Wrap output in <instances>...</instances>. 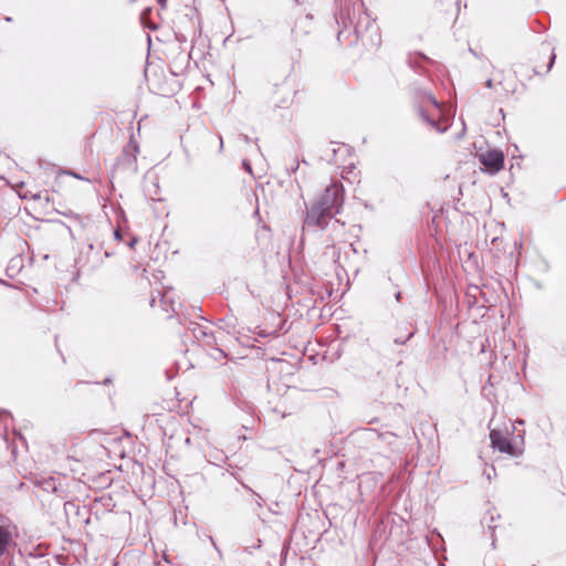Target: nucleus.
<instances>
[{"instance_id":"nucleus-2","label":"nucleus","mask_w":566,"mask_h":566,"mask_svg":"<svg viewBox=\"0 0 566 566\" xmlns=\"http://www.w3.org/2000/svg\"><path fill=\"white\" fill-rule=\"evenodd\" d=\"M421 117L438 133L446 132L450 126V116L443 105L430 94L424 95L420 105Z\"/></svg>"},{"instance_id":"nucleus-9","label":"nucleus","mask_w":566,"mask_h":566,"mask_svg":"<svg viewBox=\"0 0 566 566\" xmlns=\"http://www.w3.org/2000/svg\"><path fill=\"white\" fill-rule=\"evenodd\" d=\"M243 166L249 172H251V166L245 160L243 161Z\"/></svg>"},{"instance_id":"nucleus-1","label":"nucleus","mask_w":566,"mask_h":566,"mask_svg":"<svg viewBox=\"0 0 566 566\" xmlns=\"http://www.w3.org/2000/svg\"><path fill=\"white\" fill-rule=\"evenodd\" d=\"M342 200V186L336 182L329 185L307 211L305 226L324 229L334 214L339 212Z\"/></svg>"},{"instance_id":"nucleus-3","label":"nucleus","mask_w":566,"mask_h":566,"mask_svg":"<svg viewBox=\"0 0 566 566\" xmlns=\"http://www.w3.org/2000/svg\"><path fill=\"white\" fill-rule=\"evenodd\" d=\"M480 163L491 174L500 171L504 166V155L499 149H490L478 155Z\"/></svg>"},{"instance_id":"nucleus-4","label":"nucleus","mask_w":566,"mask_h":566,"mask_svg":"<svg viewBox=\"0 0 566 566\" xmlns=\"http://www.w3.org/2000/svg\"><path fill=\"white\" fill-rule=\"evenodd\" d=\"M491 444L494 449H497L502 453H507L513 457H517L521 454V451L517 450L511 442V440L503 434L501 431L492 429L490 432Z\"/></svg>"},{"instance_id":"nucleus-14","label":"nucleus","mask_w":566,"mask_h":566,"mask_svg":"<svg viewBox=\"0 0 566 566\" xmlns=\"http://www.w3.org/2000/svg\"><path fill=\"white\" fill-rule=\"evenodd\" d=\"M73 176H74L75 178L83 179L81 176H78V175H76V174H73Z\"/></svg>"},{"instance_id":"nucleus-7","label":"nucleus","mask_w":566,"mask_h":566,"mask_svg":"<svg viewBox=\"0 0 566 566\" xmlns=\"http://www.w3.org/2000/svg\"><path fill=\"white\" fill-rule=\"evenodd\" d=\"M412 336V333H409L405 339L396 338L395 343L397 344H403L406 340H408Z\"/></svg>"},{"instance_id":"nucleus-12","label":"nucleus","mask_w":566,"mask_h":566,"mask_svg":"<svg viewBox=\"0 0 566 566\" xmlns=\"http://www.w3.org/2000/svg\"><path fill=\"white\" fill-rule=\"evenodd\" d=\"M34 199H40L41 198V193H36L33 196Z\"/></svg>"},{"instance_id":"nucleus-6","label":"nucleus","mask_w":566,"mask_h":566,"mask_svg":"<svg viewBox=\"0 0 566 566\" xmlns=\"http://www.w3.org/2000/svg\"><path fill=\"white\" fill-rule=\"evenodd\" d=\"M555 57H556V55H555L554 51L552 50V52H551V57H549V63H548V65H547V71H549V70L552 69L553 63H554V61H555Z\"/></svg>"},{"instance_id":"nucleus-15","label":"nucleus","mask_w":566,"mask_h":566,"mask_svg":"<svg viewBox=\"0 0 566 566\" xmlns=\"http://www.w3.org/2000/svg\"><path fill=\"white\" fill-rule=\"evenodd\" d=\"M396 298L399 301V298H400V292H398V293L396 294Z\"/></svg>"},{"instance_id":"nucleus-8","label":"nucleus","mask_w":566,"mask_h":566,"mask_svg":"<svg viewBox=\"0 0 566 566\" xmlns=\"http://www.w3.org/2000/svg\"><path fill=\"white\" fill-rule=\"evenodd\" d=\"M46 484H48V488H51L53 492L56 491V485H55L54 481H48Z\"/></svg>"},{"instance_id":"nucleus-5","label":"nucleus","mask_w":566,"mask_h":566,"mask_svg":"<svg viewBox=\"0 0 566 566\" xmlns=\"http://www.w3.org/2000/svg\"><path fill=\"white\" fill-rule=\"evenodd\" d=\"M14 545L12 531L8 526H0V557L8 554Z\"/></svg>"},{"instance_id":"nucleus-10","label":"nucleus","mask_w":566,"mask_h":566,"mask_svg":"<svg viewBox=\"0 0 566 566\" xmlns=\"http://www.w3.org/2000/svg\"><path fill=\"white\" fill-rule=\"evenodd\" d=\"M492 85H493V84H492V80H488V81H486V86L491 88V87H492Z\"/></svg>"},{"instance_id":"nucleus-13","label":"nucleus","mask_w":566,"mask_h":566,"mask_svg":"<svg viewBox=\"0 0 566 566\" xmlns=\"http://www.w3.org/2000/svg\"><path fill=\"white\" fill-rule=\"evenodd\" d=\"M223 146V139L220 137V147L222 148Z\"/></svg>"},{"instance_id":"nucleus-11","label":"nucleus","mask_w":566,"mask_h":566,"mask_svg":"<svg viewBox=\"0 0 566 566\" xmlns=\"http://www.w3.org/2000/svg\"><path fill=\"white\" fill-rule=\"evenodd\" d=\"M149 11H150V10H149V9H147V10H145V11L142 13V19H143V20H144V18H145L146 13H148Z\"/></svg>"}]
</instances>
